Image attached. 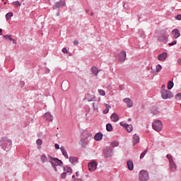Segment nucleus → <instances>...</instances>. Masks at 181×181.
Masks as SVG:
<instances>
[{"label":"nucleus","instance_id":"f257e3e1","mask_svg":"<svg viewBox=\"0 0 181 181\" xmlns=\"http://www.w3.org/2000/svg\"><path fill=\"white\" fill-rule=\"evenodd\" d=\"M0 146H1L2 149L6 151V152L9 151L11 148H12V140L8 139L6 137H2L0 139Z\"/></svg>","mask_w":181,"mask_h":181},{"label":"nucleus","instance_id":"f03ea898","mask_svg":"<svg viewBox=\"0 0 181 181\" xmlns=\"http://www.w3.org/2000/svg\"><path fill=\"white\" fill-rule=\"evenodd\" d=\"M161 98L163 100H168L170 98H173V93L170 90H168L166 89L160 90Z\"/></svg>","mask_w":181,"mask_h":181},{"label":"nucleus","instance_id":"7ed1b4c3","mask_svg":"<svg viewBox=\"0 0 181 181\" xmlns=\"http://www.w3.org/2000/svg\"><path fill=\"white\" fill-rule=\"evenodd\" d=\"M139 179L140 181L149 180V173L145 170H142L139 173Z\"/></svg>","mask_w":181,"mask_h":181},{"label":"nucleus","instance_id":"20e7f679","mask_svg":"<svg viewBox=\"0 0 181 181\" xmlns=\"http://www.w3.org/2000/svg\"><path fill=\"white\" fill-rule=\"evenodd\" d=\"M112 148L109 146H106L103 151V155L104 158H111L114 155V151H112Z\"/></svg>","mask_w":181,"mask_h":181},{"label":"nucleus","instance_id":"39448f33","mask_svg":"<svg viewBox=\"0 0 181 181\" xmlns=\"http://www.w3.org/2000/svg\"><path fill=\"white\" fill-rule=\"evenodd\" d=\"M152 127L154 131H157V132H160V131H162L163 125L162 124V122L160 120H156L153 122Z\"/></svg>","mask_w":181,"mask_h":181},{"label":"nucleus","instance_id":"423d86ee","mask_svg":"<svg viewBox=\"0 0 181 181\" xmlns=\"http://www.w3.org/2000/svg\"><path fill=\"white\" fill-rule=\"evenodd\" d=\"M48 158L49 159H50L49 160H54V162H56L57 166H60V168H63L64 165H63V161H62V160L59 159L58 158H54L52 157L50 155H48Z\"/></svg>","mask_w":181,"mask_h":181},{"label":"nucleus","instance_id":"0eeeda50","mask_svg":"<svg viewBox=\"0 0 181 181\" xmlns=\"http://www.w3.org/2000/svg\"><path fill=\"white\" fill-rule=\"evenodd\" d=\"M63 6H66V1L60 0L54 4L53 9H59V8H62Z\"/></svg>","mask_w":181,"mask_h":181},{"label":"nucleus","instance_id":"6e6552de","mask_svg":"<svg viewBox=\"0 0 181 181\" xmlns=\"http://www.w3.org/2000/svg\"><path fill=\"white\" fill-rule=\"evenodd\" d=\"M127 59V52H125V51H121L119 53V61L121 63H124V62H125Z\"/></svg>","mask_w":181,"mask_h":181},{"label":"nucleus","instance_id":"1a4fd4ad","mask_svg":"<svg viewBox=\"0 0 181 181\" xmlns=\"http://www.w3.org/2000/svg\"><path fill=\"white\" fill-rule=\"evenodd\" d=\"M88 166L90 172H94V170L97 169V163L95 161H92L88 163Z\"/></svg>","mask_w":181,"mask_h":181},{"label":"nucleus","instance_id":"9d476101","mask_svg":"<svg viewBox=\"0 0 181 181\" xmlns=\"http://www.w3.org/2000/svg\"><path fill=\"white\" fill-rule=\"evenodd\" d=\"M3 37H4V39H6L7 42H9L10 40L13 42V45H16V40L15 39H13L12 35H5L3 36Z\"/></svg>","mask_w":181,"mask_h":181},{"label":"nucleus","instance_id":"9b49d317","mask_svg":"<svg viewBox=\"0 0 181 181\" xmlns=\"http://www.w3.org/2000/svg\"><path fill=\"white\" fill-rule=\"evenodd\" d=\"M123 101L127 104L128 108H131L134 105V103L129 98H126L123 99Z\"/></svg>","mask_w":181,"mask_h":181},{"label":"nucleus","instance_id":"f8f14e48","mask_svg":"<svg viewBox=\"0 0 181 181\" xmlns=\"http://www.w3.org/2000/svg\"><path fill=\"white\" fill-rule=\"evenodd\" d=\"M167 57H168L167 52H163L162 54H160L158 56V59L160 62H163V60H166Z\"/></svg>","mask_w":181,"mask_h":181},{"label":"nucleus","instance_id":"ddd939ff","mask_svg":"<svg viewBox=\"0 0 181 181\" xmlns=\"http://www.w3.org/2000/svg\"><path fill=\"white\" fill-rule=\"evenodd\" d=\"M110 119L112 122H117V121H119V117L117 113H112L110 116Z\"/></svg>","mask_w":181,"mask_h":181},{"label":"nucleus","instance_id":"4468645a","mask_svg":"<svg viewBox=\"0 0 181 181\" xmlns=\"http://www.w3.org/2000/svg\"><path fill=\"white\" fill-rule=\"evenodd\" d=\"M133 146H135V145H136V144H139V136L136 134H135L133 136Z\"/></svg>","mask_w":181,"mask_h":181},{"label":"nucleus","instance_id":"2eb2a0df","mask_svg":"<svg viewBox=\"0 0 181 181\" xmlns=\"http://www.w3.org/2000/svg\"><path fill=\"white\" fill-rule=\"evenodd\" d=\"M151 113L153 115H157V114H159V108L157 106H153L151 109Z\"/></svg>","mask_w":181,"mask_h":181},{"label":"nucleus","instance_id":"dca6fc26","mask_svg":"<svg viewBox=\"0 0 181 181\" xmlns=\"http://www.w3.org/2000/svg\"><path fill=\"white\" fill-rule=\"evenodd\" d=\"M44 118L46 121H53V116L50 114V112H46L44 115Z\"/></svg>","mask_w":181,"mask_h":181},{"label":"nucleus","instance_id":"f3484780","mask_svg":"<svg viewBox=\"0 0 181 181\" xmlns=\"http://www.w3.org/2000/svg\"><path fill=\"white\" fill-rule=\"evenodd\" d=\"M60 151L62 153L63 156H64L66 159H69V154H67V151H66V148H64V146H62L60 147Z\"/></svg>","mask_w":181,"mask_h":181},{"label":"nucleus","instance_id":"a211bd4d","mask_svg":"<svg viewBox=\"0 0 181 181\" xmlns=\"http://www.w3.org/2000/svg\"><path fill=\"white\" fill-rule=\"evenodd\" d=\"M172 34L173 35L174 37H175V39L180 37V33L179 32L178 29H174L172 31Z\"/></svg>","mask_w":181,"mask_h":181},{"label":"nucleus","instance_id":"6ab92c4d","mask_svg":"<svg viewBox=\"0 0 181 181\" xmlns=\"http://www.w3.org/2000/svg\"><path fill=\"white\" fill-rule=\"evenodd\" d=\"M103 133L98 132L95 134L94 139L95 141H101V139H103Z\"/></svg>","mask_w":181,"mask_h":181},{"label":"nucleus","instance_id":"aec40b11","mask_svg":"<svg viewBox=\"0 0 181 181\" xmlns=\"http://www.w3.org/2000/svg\"><path fill=\"white\" fill-rule=\"evenodd\" d=\"M127 165L129 170H134V163L132 162V160H127Z\"/></svg>","mask_w":181,"mask_h":181},{"label":"nucleus","instance_id":"412c9836","mask_svg":"<svg viewBox=\"0 0 181 181\" xmlns=\"http://www.w3.org/2000/svg\"><path fill=\"white\" fill-rule=\"evenodd\" d=\"M69 162L73 163H78V158L74 157V156H70L69 157Z\"/></svg>","mask_w":181,"mask_h":181},{"label":"nucleus","instance_id":"4be33fe9","mask_svg":"<svg viewBox=\"0 0 181 181\" xmlns=\"http://www.w3.org/2000/svg\"><path fill=\"white\" fill-rule=\"evenodd\" d=\"M177 169V165H176V163H173V164H170V170H171V172H176V170Z\"/></svg>","mask_w":181,"mask_h":181},{"label":"nucleus","instance_id":"5701e85b","mask_svg":"<svg viewBox=\"0 0 181 181\" xmlns=\"http://www.w3.org/2000/svg\"><path fill=\"white\" fill-rule=\"evenodd\" d=\"M91 70H92V74H94V76H98V73L100 72L97 66H93Z\"/></svg>","mask_w":181,"mask_h":181},{"label":"nucleus","instance_id":"b1692460","mask_svg":"<svg viewBox=\"0 0 181 181\" xmlns=\"http://www.w3.org/2000/svg\"><path fill=\"white\" fill-rule=\"evenodd\" d=\"M173 86H175L173 81H169L167 86L168 90H172L173 88Z\"/></svg>","mask_w":181,"mask_h":181},{"label":"nucleus","instance_id":"393cba45","mask_svg":"<svg viewBox=\"0 0 181 181\" xmlns=\"http://www.w3.org/2000/svg\"><path fill=\"white\" fill-rule=\"evenodd\" d=\"M112 129H113L112 124H111L110 123H107L106 124V131H107V132H111Z\"/></svg>","mask_w":181,"mask_h":181},{"label":"nucleus","instance_id":"a878e982","mask_svg":"<svg viewBox=\"0 0 181 181\" xmlns=\"http://www.w3.org/2000/svg\"><path fill=\"white\" fill-rule=\"evenodd\" d=\"M166 39H168V37L165 35L158 37L159 42H166Z\"/></svg>","mask_w":181,"mask_h":181},{"label":"nucleus","instance_id":"bb28decb","mask_svg":"<svg viewBox=\"0 0 181 181\" xmlns=\"http://www.w3.org/2000/svg\"><path fill=\"white\" fill-rule=\"evenodd\" d=\"M12 16H13V13H12V12L7 13L6 14V20L9 21V19H11V18H12Z\"/></svg>","mask_w":181,"mask_h":181},{"label":"nucleus","instance_id":"cd10ccee","mask_svg":"<svg viewBox=\"0 0 181 181\" xmlns=\"http://www.w3.org/2000/svg\"><path fill=\"white\" fill-rule=\"evenodd\" d=\"M110 145L112 147L115 148L118 146V145H119V143L118 142V141L115 140L110 143Z\"/></svg>","mask_w":181,"mask_h":181},{"label":"nucleus","instance_id":"c85d7f7f","mask_svg":"<svg viewBox=\"0 0 181 181\" xmlns=\"http://www.w3.org/2000/svg\"><path fill=\"white\" fill-rule=\"evenodd\" d=\"M41 161L42 163H45V162H47V156L46 155L43 154L40 156Z\"/></svg>","mask_w":181,"mask_h":181},{"label":"nucleus","instance_id":"c756f323","mask_svg":"<svg viewBox=\"0 0 181 181\" xmlns=\"http://www.w3.org/2000/svg\"><path fill=\"white\" fill-rule=\"evenodd\" d=\"M125 129H127V132H132L134 127H132V124H127Z\"/></svg>","mask_w":181,"mask_h":181},{"label":"nucleus","instance_id":"7c9ffc66","mask_svg":"<svg viewBox=\"0 0 181 181\" xmlns=\"http://www.w3.org/2000/svg\"><path fill=\"white\" fill-rule=\"evenodd\" d=\"M49 163H51L52 168H54V170L55 172H57V167H56L57 166V165L55 163H54L53 160H49Z\"/></svg>","mask_w":181,"mask_h":181},{"label":"nucleus","instance_id":"2f4dec72","mask_svg":"<svg viewBox=\"0 0 181 181\" xmlns=\"http://www.w3.org/2000/svg\"><path fill=\"white\" fill-rule=\"evenodd\" d=\"M12 5H13L15 8H19V6H21L22 4H21V2H19V1H16L12 3Z\"/></svg>","mask_w":181,"mask_h":181},{"label":"nucleus","instance_id":"473e14b6","mask_svg":"<svg viewBox=\"0 0 181 181\" xmlns=\"http://www.w3.org/2000/svg\"><path fill=\"white\" fill-rule=\"evenodd\" d=\"M146 153H148V148L146 149L145 151H144L141 155H140V159H144V158L145 157V156L146 155Z\"/></svg>","mask_w":181,"mask_h":181},{"label":"nucleus","instance_id":"72a5a7b5","mask_svg":"<svg viewBox=\"0 0 181 181\" xmlns=\"http://www.w3.org/2000/svg\"><path fill=\"white\" fill-rule=\"evenodd\" d=\"M87 101H88L89 103L91 101H94V100H95V96L92 95L90 97H88L86 98Z\"/></svg>","mask_w":181,"mask_h":181},{"label":"nucleus","instance_id":"f704fd0d","mask_svg":"<svg viewBox=\"0 0 181 181\" xmlns=\"http://www.w3.org/2000/svg\"><path fill=\"white\" fill-rule=\"evenodd\" d=\"M66 173H73V170L71 169V167L66 166Z\"/></svg>","mask_w":181,"mask_h":181},{"label":"nucleus","instance_id":"c9c22d12","mask_svg":"<svg viewBox=\"0 0 181 181\" xmlns=\"http://www.w3.org/2000/svg\"><path fill=\"white\" fill-rule=\"evenodd\" d=\"M139 35H140L141 37H144L145 32L143 30H139Z\"/></svg>","mask_w":181,"mask_h":181},{"label":"nucleus","instance_id":"e433bc0d","mask_svg":"<svg viewBox=\"0 0 181 181\" xmlns=\"http://www.w3.org/2000/svg\"><path fill=\"white\" fill-rule=\"evenodd\" d=\"M160 70H162V65L161 64H158L156 66V72L159 73V71H160Z\"/></svg>","mask_w":181,"mask_h":181},{"label":"nucleus","instance_id":"4c0bfd02","mask_svg":"<svg viewBox=\"0 0 181 181\" xmlns=\"http://www.w3.org/2000/svg\"><path fill=\"white\" fill-rule=\"evenodd\" d=\"M98 93H99L100 95H105V90H104L103 89H99Z\"/></svg>","mask_w":181,"mask_h":181},{"label":"nucleus","instance_id":"58836bf2","mask_svg":"<svg viewBox=\"0 0 181 181\" xmlns=\"http://www.w3.org/2000/svg\"><path fill=\"white\" fill-rule=\"evenodd\" d=\"M42 144H43V141H42V139H38L36 141V144H37V145L42 146Z\"/></svg>","mask_w":181,"mask_h":181},{"label":"nucleus","instance_id":"ea45409f","mask_svg":"<svg viewBox=\"0 0 181 181\" xmlns=\"http://www.w3.org/2000/svg\"><path fill=\"white\" fill-rule=\"evenodd\" d=\"M67 176V173L64 172L61 174V178L62 179H66V177Z\"/></svg>","mask_w":181,"mask_h":181},{"label":"nucleus","instance_id":"a19ab883","mask_svg":"<svg viewBox=\"0 0 181 181\" xmlns=\"http://www.w3.org/2000/svg\"><path fill=\"white\" fill-rule=\"evenodd\" d=\"M175 99H176V100H181V93H178L175 95Z\"/></svg>","mask_w":181,"mask_h":181},{"label":"nucleus","instance_id":"79ce46f5","mask_svg":"<svg viewBox=\"0 0 181 181\" xmlns=\"http://www.w3.org/2000/svg\"><path fill=\"white\" fill-rule=\"evenodd\" d=\"M119 124H120L121 127H124V129H126L127 127L128 126V124L124 123L123 122H121Z\"/></svg>","mask_w":181,"mask_h":181},{"label":"nucleus","instance_id":"37998d69","mask_svg":"<svg viewBox=\"0 0 181 181\" xmlns=\"http://www.w3.org/2000/svg\"><path fill=\"white\" fill-rule=\"evenodd\" d=\"M177 43V40H174L173 42L168 43V45L170 46H175V45H176Z\"/></svg>","mask_w":181,"mask_h":181},{"label":"nucleus","instance_id":"c03bdc74","mask_svg":"<svg viewBox=\"0 0 181 181\" xmlns=\"http://www.w3.org/2000/svg\"><path fill=\"white\" fill-rule=\"evenodd\" d=\"M92 105H93V108L94 111H95V110H98V107L95 106V103H93L92 104Z\"/></svg>","mask_w":181,"mask_h":181},{"label":"nucleus","instance_id":"a18cd8bd","mask_svg":"<svg viewBox=\"0 0 181 181\" xmlns=\"http://www.w3.org/2000/svg\"><path fill=\"white\" fill-rule=\"evenodd\" d=\"M177 21H181V14H177L175 17Z\"/></svg>","mask_w":181,"mask_h":181},{"label":"nucleus","instance_id":"49530a36","mask_svg":"<svg viewBox=\"0 0 181 181\" xmlns=\"http://www.w3.org/2000/svg\"><path fill=\"white\" fill-rule=\"evenodd\" d=\"M20 84H21V88H23V87H25V81H21Z\"/></svg>","mask_w":181,"mask_h":181},{"label":"nucleus","instance_id":"de8ad7c7","mask_svg":"<svg viewBox=\"0 0 181 181\" xmlns=\"http://www.w3.org/2000/svg\"><path fill=\"white\" fill-rule=\"evenodd\" d=\"M108 112H110V109H108V107L103 110V114H108Z\"/></svg>","mask_w":181,"mask_h":181},{"label":"nucleus","instance_id":"09e8293b","mask_svg":"<svg viewBox=\"0 0 181 181\" xmlns=\"http://www.w3.org/2000/svg\"><path fill=\"white\" fill-rule=\"evenodd\" d=\"M81 143L82 146H86V139H82Z\"/></svg>","mask_w":181,"mask_h":181},{"label":"nucleus","instance_id":"8fccbe9b","mask_svg":"<svg viewBox=\"0 0 181 181\" xmlns=\"http://www.w3.org/2000/svg\"><path fill=\"white\" fill-rule=\"evenodd\" d=\"M55 149H60V146L58 144H54Z\"/></svg>","mask_w":181,"mask_h":181},{"label":"nucleus","instance_id":"3c124183","mask_svg":"<svg viewBox=\"0 0 181 181\" xmlns=\"http://www.w3.org/2000/svg\"><path fill=\"white\" fill-rule=\"evenodd\" d=\"M166 158H168V160H169L172 159V158H173V157L170 154H167Z\"/></svg>","mask_w":181,"mask_h":181},{"label":"nucleus","instance_id":"603ef678","mask_svg":"<svg viewBox=\"0 0 181 181\" xmlns=\"http://www.w3.org/2000/svg\"><path fill=\"white\" fill-rule=\"evenodd\" d=\"M119 90H124L125 86H124V85H119Z\"/></svg>","mask_w":181,"mask_h":181},{"label":"nucleus","instance_id":"864d4df0","mask_svg":"<svg viewBox=\"0 0 181 181\" xmlns=\"http://www.w3.org/2000/svg\"><path fill=\"white\" fill-rule=\"evenodd\" d=\"M169 162H170V165L173 164V163H175V161L173 160V157L171 158L170 160H169Z\"/></svg>","mask_w":181,"mask_h":181},{"label":"nucleus","instance_id":"5fc2aeb1","mask_svg":"<svg viewBox=\"0 0 181 181\" xmlns=\"http://www.w3.org/2000/svg\"><path fill=\"white\" fill-rule=\"evenodd\" d=\"M78 41L74 40V46H78Z\"/></svg>","mask_w":181,"mask_h":181},{"label":"nucleus","instance_id":"6e6d98bb","mask_svg":"<svg viewBox=\"0 0 181 181\" xmlns=\"http://www.w3.org/2000/svg\"><path fill=\"white\" fill-rule=\"evenodd\" d=\"M62 52H63V53H67V48L64 47V48L62 49Z\"/></svg>","mask_w":181,"mask_h":181},{"label":"nucleus","instance_id":"4d7b16f0","mask_svg":"<svg viewBox=\"0 0 181 181\" xmlns=\"http://www.w3.org/2000/svg\"><path fill=\"white\" fill-rule=\"evenodd\" d=\"M75 181H84L82 178H76Z\"/></svg>","mask_w":181,"mask_h":181},{"label":"nucleus","instance_id":"13d9d810","mask_svg":"<svg viewBox=\"0 0 181 181\" xmlns=\"http://www.w3.org/2000/svg\"><path fill=\"white\" fill-rule=\"evenodd\" d=\"M76 176L77 177H78V176H80V173H78V171H77V172L76 173Z\"/></svg>","mask_w":181,"mask_h":181},{"label":"nucleus","instance_id":"bf43d9fd","mask_svg":"<svg viewBox=\"0 0 181 181\" xmlns=\"http://www.w3.org/2000/svg\"><path fill=\"white\" fill-rule=\"evenodd\" d=\"M177 63L181 66V59H177Z\"/></svg>","mask_w":181,"mask_h":181},{"label":"nucleus","instance_id":"052dcab7","mask_svg":"<svg viewBox=\"0 0 181 181\" xmlns=\"http://www.w3.org/2000/svg\"><path fill=\"white\" fill-rule=\"evenodd\" d=\"M45 71H46V73H50V69H46Z\"/></svg>","mask_w":181,"mask_h":181},{"label":"nucleus","instance_id":"680f3d73","mask_svg":"<svg viewBox=\"0 0 181 181\" xmlns=\"http://www.w3.org/2000/svg\"><path fill=\"white\" fill-rule=\"evenodd\" d=\"M38 149H42V146L37 145Z\"/></svg>","mask_w":181,"mask_h":181},{"label":"nucleus","instance_id":"e2e57ef3","mask_svg":"<svg viewBox=\"0 0 181 181\" xmlns=\"http://www.w3.org/2000/svg\"><path fill=\"white\" fill-rule=\"evenodd\" d=\"M123 6H124V8H125V9H128V6H125V4H124V5H123Z\"/></svg>","mask_w":181,"mask_h":181},{"label":"nucleus","instance_id":"0e129e2a","mask_svg":"<svg viewBox=\"0 0 181 181\" xmlns=\"http://www.w3.org/2000/svg\"><path fill=\"white\" fill-rule=\"evenodd\" d=\"M0 36H2V29L0 28Z\"/></svg>","mask_w":181,"mask_h":181},{"label":"nucleus","instance_id":"69168bd1","mask_svg":"<svg viewBox=\"0 0 181 181\" xmlns=\"http://www.w3.org/2000/svg\"><path fill=\"white\" fill-rule=\"evenodd\" d=\"M86 13H88L90 12V9H86Z\"/></svg>","mask_w":181,"mask_h":181},{"label":"nucleus","instance_id":"338daca9","mask_svg":"<svg viewBox=\"0 0 181 181\" xmlns=\"http://www.w3.org/2000/svg\"><path fill=\"white\" fill-rule=\"evenodd\" d=\"M60 16V12L58 11V12L57 13V16Z\"/></svg>","mask_w":181,"mask_h":181},{"label":"nucleus","instance_id":"774afa93","mask_svg":"<svg viewBox=\"0 0 181 181\" xmlns=\"http://www.w3.org/2000/svg\"><path fill=\"white\" fill-rule=\"evenodd\" d=\"M166 86L165 85L162 86V90H163V88H165Z\"/></svg>","mask_w":181,"mask_h":181}]
</instances>
